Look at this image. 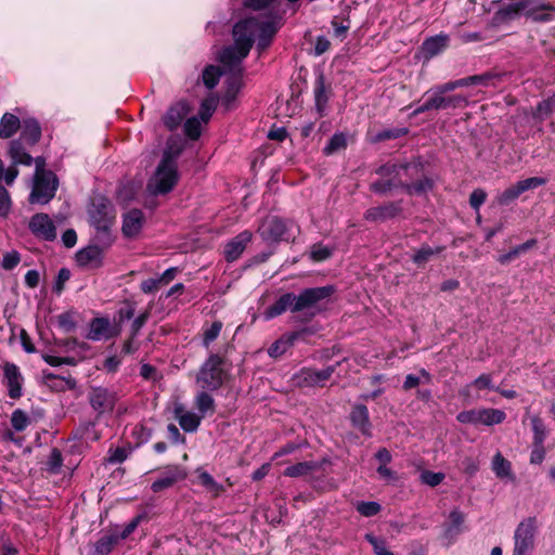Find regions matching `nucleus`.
Instances as JSON below:
<instances>
[{"label":"nucleus","mask_w":555,"mask_h":555,"mask_svg":"<svg viewBox=\"0 0 555 555\" xmlns=\"http://www.w3.org/2000/svg\"><path fill=\"white\" fill-rule=\"evenodd\" d=\"M107 247L103 245H89L81 248L76 254V262L81 268L95 269L100 268L103 263V250Z\"/></svg>","instance_id":"nucleus-15"},{"label":"nucleus","mask_w":555,"mask_h":555,"mask_svg":"<svg viewBox=\"0 0 555 555\" xmlns=\"http://www.w3.org/2000/svg\"><path fill=\"white\" fill-rule=\"evenodd\" d=\"M28 227L35 236L44 241H54L56 237V228L47 214H35L30 218Z\"/></svg>","instance_id":"nucleus-11"},{"label":"nucleus","mask_w":555,"mask_h":555,"mask_svg":"<svg viewBox=\"0 0 555 555\" xmlns=\"http://www.w3.org/2000/svg\"><path fill=\"white\" fill-rule=\"evenodd\" d=\"M403 181L401 178L382 179L371 184V191L377 194H387L389 191L396 188H401Z\"/></svg>","instance_id":"nucleus-38"},{"label":"nucleus","mask_w":555,"mask_h":555,"mask_svg":"<svg viewBox=\"0 0 555 555\" xmlns=\"http://www.w3.org/2000/svg\"><path fill=\"white\" fill-rule=\"evenodd\" d=\"M286 229V223L282 219L271 217L262 222L259 232L263 240L278 242L284 238Z\"/></svg>","instance_id":"nucleus-16"},{"label":"nucleus","mask_w":555,"mask_h":555,"mask_svg":"<svg viewBox=\"0 0 555 555\" xmlns=\"http://www.w3.org/2000/svg\"><path fill=\"white\" fill-rule=\"evenodd\" d=\"M295 300V294H283L275 300L273 305H271L263 311V318L266 320H271L278 315H281L286 310H291L292 312H294Z\"/></svg>","instance_id":"nucleus-25"},{"label":"nucleus","mask_w":555,"mask_h":555,"mask_svg":"<svg viewBox=\"0 0 555 555\" xmlns=\"http://www.w3.org/2000/svg\"><path fill=\"white\" fill-rule=\"evenodd\" d=\"M163 285V283L159 281V276L156 279H147L142 281L140 288L145 294H152L157 292Z\"/></svg>","instance_id":"nucleus-62"},{"label":"nucleus","mask_w":555,"mask_h":555,"mask_svg":"<svg viewBox=\"0 0 555 555\" xmlns=\"http://www.w3.org/2000/svg\"><path fill=\"white\" fill-rule=\"evenodd\" d=\"M220 75H221V73L217 66H214V65L207 66L204 69L203 75H202L204 85L208 89L215 88L219 82Z\"/></svg>","instance_id":"nucleus-44"},{"label":"nucleus","mask_w":555,"mask_h":555,"mask_svg":"<svg viewBox=\"0 0 555 555\" xmlns=\"http://www.w3.org/2000/svg\"><path fill=\"white\" fill-rule=\"evenodd\" d=\"M116 335H118V332L114 331L107 318H94L90 323V330L87 338L98 341L102 339H109Z\"/></svg>","instance_id":"nucleus-21"},{"label":"nucleus","mask_w":555,"mask_h":555,"mask_svg":"<svg viewBox=\"0 0 555 555\" xmlns=\"http://www.w3.org/2000/svg\"><path fill=\"white\" fill-rule=\"evenodd\" d=\"M347 135L343 132L335 133L328 141V143L323 147L324 155H333L339 151H343L347 147Z\"/></svg>","instance_id":"nucleus-40"},{"label":"nucleus","mask_w":555,"mask_h":555,"mask_svg":"<svg viewBox=\"0 0 555 555\" xmlns=\"http://www.w3.org/2000/svg\"><path fill=\"white\" fill-rule=\"evenodd\" d=\"M537 532L538 521L535 517H528L520 521L514 532L513 555H531Z\"/></svg>","instance_id":"nucleus-5"},{"label":"nucleus","mask_w":555,"mask_h":555,"mask_svg":"<svg viewBox=\"0 0 555 555\" xmlns=\"http://www.w3.org/2000/svg\"><path fill=\"white\" fill-rule=\"evenodd\" d=\"M335 370L336 365H330L322 370L304 367L295 375V382L300 387H322L332 377Z\"/></svg>","instance_id":"nucleus-9"},{"label":"nucleus","mask_w":555,"mask_h":555,"mask_svg":"<svg viewBox=\"0 0 555 555\" xmlns=\"http://www.w3.org/2000/svg\"><path fill=\"white\" fill-rule=\"evenodd\" d=\"M442 250L441 247L436 249L430 246H422L412 257L413 261L417 266H424L435 254H438Z\"/></svg>","instance_id":"nucleus-45"},{"label":"nucleus","mask_w":555,"mask_h":555,"mask_svg":"<svg viewBox=\"0 0 555 555\" xmlns=\"http://www.w3.org/2000/svg\"><path fill=\"white\" fill-rule=\"evenodd\" d=\"M89 216L91 225L95 230V242L103 247H109L114 242L112 228L116 218L113 206L104 199L95 202L89 210Z\"/></svg>","instance_id":"nucleus-3"},{"label":"nucleus","mask_w":555,"mask_h":555,"mask_svg":"<svg viewBox=\"0 0 555 555\" xmlns=\"http://www.w3.org/2000/svg\"><path fill=\"white\" fill-rule=\"evenodd\" d=\"M479 413L480 424L486 426L501 424L506 417L505 412L499 409H479Z\"/></svg>","instance_id":"nucleus-37"},{"label":"nucleus","mask_w":555,"mask_h":555,"mask_svg":"<svg viewBox=\"0 0 555 555\" xmlns=\"http://www.w3.org/2000/svg\"><path fill=\"white\" fill-rule=\"evenodd\" d=\"M402 212V202H388L384 205L371 207L369 208L365 214L364 218L367 221L373 222H385L389 219H393L401 215Z\"/></svg>","instance_id":"nucleus-14"},{"label":"nucleus","mask_w":555,"mask_h":555,"mask_svg":"<svg viewBox=\"0 0 555 555\" xmlns=\"http://www.w3.org/2000/svg\"><path fill=\"white\" fill-rule=\"evenodd\" d=\"M479 410L462 411L456 415V420L462 424H480Z\"/></svg>","instance_id":"nucleus-54"},{"label":"nucleus","mask_w":555,"mask_h":555,"mask_svg":"<svg viewBox=\"0 0 555 555\" xmlns=\"http://www.w3.org/2000/svg\"><path fill=\"white\" fill-rule=\"evenodd\" d=\"M9 156L13 165L31 166L34 157L25 150L21 140L10 142Z\"/></svg>","instance_id":"nucleus-28"},{"label":"nucleus","mask_w":555,"mask_h":555,"mask_svg":"<svg viewBox=\"0 0 555 555\" xmlns=\"http://www.w3.org/2000/svg\"><path fill=\"white\" fill-rule=\"evenodd\" d=\"M531 425L533 431V446L543 444L546 438V428L543 421L538 416H533L531 418Z\"/></svg>","instance_id":"nucleus-42"},{"label":"nucleus","mask_w":555,"mask_h":555,"mask_svg":"<svg viewBox=\"0 0 555 555\" xmlns=\"http://www.w3.org/2000/svg\"><path fill=\"white\" fill-rule=\"evenodd\" d=\"M181 152L180 147L169 146L163 155L154 176L151 178L147 189L154 195L170 192L178 182V170L176 158Z\"/></svg>","instance_id":"nucleus-2"},{"label":"nucleus","mask_w":555,"mask_h":555,"mask_svg":"<svg viewBox=\"0 0 555 555\" xmlns=\"http://www.w3.org/2000/svg\"><path fill=\"white\" fill-rule=\"evenodd\" d=\"M474 387H476L479 390L482 389H490V390H499V387H495L492 382V375L491 374H481L479 375L473 383Z\"/></svg>","instance_id":"nucleus-57"},{"label":"nucleus","mask_w":555,"mask_h":555,"mask_svg":"<svg viewBox=\"0 0 555 555\" xmlns=\"http://www.w3.org/2000/svg\"><path fill=\"white\" fill-rule=\"evenodd\" d=\"M144 223V216L140 209H131L122 216L121 231L124 236L128 238L135 237Z\"/></svg>","instance_id":"nucleus-19"},{"label":"nucleus","mask_w":555,"mask_h":555,"mask_svg":"<svg viewBox=\"0 0 555 555\" xmlns=\"http://www.w3.org/2000/svg\"><path fill=\"white\" fill-rule=\"evenodd\" d=\"M444 479V475L442 473H435L431 470H424L421 474V480L423 483L428 485L430 487H436L442 482Z\"/></svg>","instance_id":"nucleus-55"},{"label":"nucleus","mask_w":555,"mask_h":555,"mask_svg":"<svg viewBox=\"0 0 555 555\" xmlns=\"http://www.w3.org/2000/svg\"><path fill=\"white\" fill-rule=\"evenodd\" d=\"M11 210V198L5 188L0 186V216L5 217Z\"/></svg>","instance_id":"nucleus-61"},{"label":"nucleus","mask_w":555,"mask_h":555,"mask_svg":"<svg viewBox=\"0 0 555 555\" xmlns=\"http://www.w3.org/2000/svg\"><path fill=\"white\" fill-rule=\"evenodd\" d=\"M3 369V384L8 387V395L12 399L22 397L23 376L20 367L11 362H5Z\"/></svg>","instance_id":"nucleus-13"},{"label":"nucleus","mask_w":555,"mask_h":555,"mask_svg":"<svg viewBox=\"0 0 555 555\" xmlns=\"http://www.w3.org/2000/svg\"><path fill=\"white\" fill-rule=\"evenodd\" d=\"M546 183V179L540 177H532L517 182L518 189L521 194L528 190L535 189Z\"/></svg>","instance_id":"nucleus-56"},{"label":"nucleus","mask_w":555,"mask_h":555,"mask_svg":"<svg viewBox=\"0 0 555 555\" xmlns=\"http://www.w3.org/2000/svg\"><path fill=\"white\" fill-rule=\"evenodd\" d=\"M222 322L221 321H215L212 324L204 330L203 333V345L208 348L209 345L217 339L219 336L221 330H222Z\"/></svg>","instance_id":"nucleus-46"},{"label":"nucleus","mask_w":555,"mask_h":555,"mask_svg":"<svg viewBox=\"0 0 555 555\" xmlns=\"http://www.w3.org/2000/svg\"><path fill=\"white\" fill-rule=\"evenodd\" d=\"M519 195H521V192L518 189V184L516 183L507 188L504 192H502L499 195L498 201L501 205H508L513 201H515Z\"/></svg>","instance_id":"nucleus-51"},{"label":"nucleus","mask_w":555,"mask_h":555,"mask_svg":"<svg viewBox=\"0 0 555 555\" xmlns=\"http://www.w3.org/2000/svg\"><path fill=\"white\" fill-rule=\"evenodd\" d=\"M410 169L418 170L417 165H411V164H391L387 163L385 165H382L376 169V173L379 175L382 178H401V173H408Z\"/></svg>","instance_id":"nucleus-30"},{"label":"nucleus","mask_w":555,"mask_h":555,"mask_svg":"<svg viewBox=\"0 0 555 555\" xmlns=\"http://www.w3.org/2000/svg\"><path fill=\"white\" fill-rule=\"evenodd\" d=\"M274 0H246L245 5L257 13L237 22L233 27L234 44L221 51L224 64L236 65L249 53L255 38L257 48L267 49L281 27V17L270 7Z\"/></svg>","instance_id":"nucleus-1"},{"label":"nucleus","mask_w":555,"mask_h":555,"mask_svg":"<svg viewBox=\"0 0 555 555\" xmlns=\"http://www.w3.org/2000/svg\"><path fill=\"white\" fill-rule=\"evenodd\" d=\"M425 95L427 99L424 101L422 105L416 107L413 112L414 116L426 113L428 111H439L446 109L449 107H460L466 104V98L463 95H450L446 96L443 93H440L437 88L431 89L426 92Z\"/></svg>","instance_id":"nucleus-8"},{"label":"nucleus","mask_w":555,"mask_h":555,"mask_svg":"<svg viewBox=\"0 0 555 555\" xmlns=\"http://www.w3.org/2000/svg\"><path fill=\"white\" fill-rule=\"evenodd\" d=\"M350 421L352 425L358 428L362 434L369 435L371 423L369 418V410L363 404H357L353 406L350 413Z\"/></svg>","instance_id":"nucleus-27"},{"label":"nucleus","mask_w":555,"mask_h":555,"mask_svg":"<svg viewBox=\"0 0 555 555\" xmlns=\"http://www.w3.org/2000/svg\"><path fill=\"white\" fill-rule=\"evenodd\" d=\"M527 0H502L495 16L499 21H509L524 14Z\"/></svg>","instance_id":"nucleus-22"},{"label":"nucleus","mask_w":555,"mask_h":555,"mask_svg":"<svg viewBox=\"0 0 555 555\" xmlns=\"http://www.w3.org/2000/svg\"><path fill=\"white\" fill-rule=\"evenodd\" d=\"M308 333H309V330L304 328L301 331L292 332V333L282 335L268 349L269 356L272 358H279V357L283 356L295 344L296 340L302 338Z\"/></svg>","instance_id":"nucleus-18"},{"label":"nucleus","mask_w":555,"mask_h":555,"mask_svg":"<svg viewBox=\"0 0 555 555\" xmlns=\"http://www.w3.org/2000/svg\"><path fill=\"white\" fill-rule=\"evenodd\" d=\"M525 16L538 23L552 22L555 18V7L544 0H527Z\"/></svg>","instance_id":"nucleus-12"},{"label":"nucleus","mask_w":555,"mask_h":555,"mask_svg":"<svg viewBox=\"0 0 555 555\" xmlns=\"http://www.w3.org/2000/svg\"><path fill=\"white\" fill-rule=\"evenodd\" d=\"M332 255V249L321 244H315L311 248V258L314 261H323Z\"/></svg>","instance_id":"nucleus-60"},{"label":"nucleus","mask_w":555,"mask_h":555,"mask_svg":"<svg viewBox=\"0 0 555 555\" xmlns=\"http://www.w3.org/2000/svg\"><path fill=\"white\" fill-rule=\"evenodd\" d=\"M190 107L186 102L180 101L172 105L163 117L164 125L168 130L177 129L188 116Z\"/></svg>","instance_id":"nucleus-23"},{"label":"nucleus","mask_w":555,"mask_h":555,"mask_svg":"<svg viewBox=\"0 0 555 555\" xmlns=\"http://www.w3.org/2000/svg\"><path fill=\"white\" fill-rule=\"evenodd\" d=\"M57 323L59 326L65 332V333H72L76 328V319L75 313L67 311L63 312L57 315Z\"/></svg>","instance_id":"nucleus-47"},{"label":"nucleus","mask_w":555,"mask_h":555,"mask_svg":"<svg viewBox=\"0 0 555 555\" xmlns=\"http://www.w3.org/2000/svg\"><path fill=\"white\" fill-rule=\"evenodd\" d=\"M173 412L183 430L188 433L197 430L202 416H198L193 412L184 411L182 405H177Z\"/></svg>","instance_id":"nucleus-26"},{"label":"nucleus","mask_w":555,"mask_h":555,"mask_svg":"<svg viewBox=\"0 0 555 555\" xmlns=\"http://www.w3.org/2000/svg\"><path fill=\"white\" fill-rule=\"evenodd\" d=\"M198 478L201 483L215 494H218L223 490V487L218 483L210 474L206 472L201 473Z\"/></svg>","instance_id":"nucleus-52"},{"label":"nucleus","mask_w":555,"mask_h":555,"mask_svg":"<svg viewBox=\"0 0 555 555\" xmlns=\"http://www.w3.org/2000/svg\"><path fill=\"white\" fill-rule=\"evenodd\" d=\"M365 540L373 546L376 555H395L392 552L387 550L384 540L376 538L372 533H366Z\"/></svg>","instance_id":"nucleus-48"},{"label":"nucleus","mask_w":555,"mask_h":555,"mask_svg":"<svg viewBox=\"0 0 555 555\" xmlns=\"http://www.w3.org/2000/svg\"><path fill=\"white\" fill-rule=\"evenodd\" d=\"M22 133L18 140H24L29 145L36 144L41 137V128L37 120L35 119H25L23 124H21Z\"/></svg>","instance_id":"nucleus-32"},{"label":"nucleus","mask_w":555,"mask_h":555,"mask_svg":"<svg viewBox=\"0 0 555 555\" xmlns=\"http://www.w3.org/2000/svg\"><path fill=\"white\" fill-rule=\"evenodd\" d=\"M62 462H63V459H62L61 451L56 448H53L51 450V453L49 455L48 463H47L49 470H51L52 473L59 472L60 467L62 466Z\"/></svg>","instance_id":"nucleus-58"},{"label":"nucleus","mask_w":555,"mask_h":555,"mask_svg":"<svg viewBox=\"0 0 555 555\" xmlns=\"http://www.w3.org/2000/svg\"><path fill=\"white\" fill-rule=\"evenodd\" d=\"M140 522V517L133 518L129 524H127L121 530L113 529L117 537H119V540L127 539L138 527Z\"/></svg>","instance_id":"nucleus-63"},{"label":"nucleus","mask_w":555,"mask_h":555,"mask_svg":"<svg viewBox=\"0 0 555 555\" xmlns=\"http://www.w3.org/2000/svg\"><path fill=\"white\" fill-rule=\"evenodd\" d=\"M195 405L202 417H204L206 414H212L215 412V400L206 391H201L197 393L195 397Z\"/></svg>","instance_id":"nucleus-39"},{"label":"nucleus","mask_w":555,"mask_h":555,"mask_svg":"<svg viewBox=\"0 0 555 555\" xmlns=\"http://www.w3.org/2000/svg\"><path fill=\"white\" fill-rule=\"evenodd\" d=\"M119 537L114 530L105 532L95 543L92 555H107L119 543Z\"/></svg>","instance_id":"nucleus-31"},{"label":"nucleus","mask_w":555,"mask_h":555,"mask_svg":"<svg viewBox=\"0 0 555 555\" xmlns=\"http://www.w3.org/2000/svg\"><path fill=\"white\" fill-rule=\"evenodd\" d=\"M334 292L335 287L332 285L305 288L299 295H295L294 312L311 311V314L314 315L321 305L328 301Z\"/></svg>","instance_id":"nucleus-4"},{"label":"nucleus","mask_w":555,"mask_h":555,"mask_svg":"<svg viewBox=\"0 0 555 555\" xmlns=\"http://www.w3.org/2000/svg\"><path fill=\"white\" fill-rule=\"evenodd\" d=\"M20 128V118L11 113H4L0 119V138L10 139Z\"/></svg>","instance_id":"nucleus-34"},{"label":"nucleus","mask_w":555,"mask_h":555,"mask_svg":"<svg viewBox=\"0 0 555 555\" xmlns=\"http://www.w3.org/2000/svg\"><path fill=\"white\" fill-rule=\"evenodd\" d=\"M30 418L27 413L21 409L12 412L11 425L16 431H23L29 425Z\"/></svg>","instance_id":"nucleus-43"},{"label":"nucleus","mask_w":555,"mask_h":555,"mask_svg":"<svg viewBox=\"0 0 555 555\" xmlns=\"http://www.w3.org/2000/svg\"><path fill=\"white\" fill-rule=\"evenodd\" d=\"M357 511L365 517H372L379 513L380 505L377 502H359Z\"/></svg>","instance_id":"nucleus-53"},{"label":"nucleus","mask_w":555,"mask_h":555,"mask_svg":"<svg viewBox=\"0 0 555 555\" xmlns=\"http://www.w3.org/2000/svg\"><path fill=\"white\" fill-rule=\"evenodd\" d=\"M486 198V192L481 189H476L472 192L469 196V204L475 210H478L480 206L485 203Z\"/></svg>","instance_id":"nucleus-64"},{"label":"nucleus","mask_w":555,"mask_h":555,"mask_svg":"<svg viewBox=\"0 0 555 555\" xmlns=\"http://www.w3.org/2000/svg\"><path fill=\"white\" fill-rule=\"evenodd\" d=\"M450 38L447 34H439L427 38L422 43V53L426 60H430L434 56L440 54L449 46Z\"/></svg>","instance_id":"nucleus-24"},{"label":"nucleus","mask_w":555,"mask_h":555,"mask_svg":"<svg viewBox=\"0 0 555 555\" xmlns=\"http://www.w3.org/2000/svg\"><path fill=\"white\" fill-rule=\"evenodd\" d=\"M328 102V95L325 90L323 76L317 79L314 87V104L319 117H323L326 114V107Z\"/></svg>","instance_id":"nucleus-35"},{"label":"nucleus","mask_w":555,"mask_h":555,"mask_svg":"<svg viewBox=\"0 0 555 555\" xmlns=\"http://www.w3.org/2000/svg\"><path fill=\"white\" fill-rule=\"evenodd\" d=\"M433 186V182L428 178L421 179L414 183H406L403 181V185L401 189L405 190V192L410 195L412 194H422L430 190Z\"/></svg>","instance_id":"nucleus-41"},{"label":"nucleus","mask_w":555,"mask_h":555,"mask_svg":"<svg viewBox=\"0 0 555 555\" xmlns=\"http://www.w3.org/2000/svg\"><path fill=\"white\" fill-rule=\"evenodd\" d=\"M319 467V464L313 461L300 462L295 465L288 466L284 470V475L288 477H301L307 476L314 472Z\"/></svg>","instance_id":"nucleus-36"},{"label":"nucleus","mask_w":555,"mask_h":555,"mask_svg":"<svg viewBox=\"0 0 555 555\" xmlns=\"http://www.w3.org/2000/svg\"><path fill=\"white\" fill-rule=\"evenodd\" d=\"M21 261V256L16 250L9 251L3 255L2 268L4 270H13Z\"/></svg>","instance_id":"nucleus-59"},{"label":"nucleus","mask_w":555,"mask_h":555,"mask_svg":"<svg viewBox=\"0 0 555 555\" xmlns=\"http://www.w3.org/2000/svg\"><path fill=\"white\" fill-rule=\"evenodd\" d=\"M59 179L53 171L47 173L34 175V184L29 194V203L48 204L56 193Z\"/></svg>","instance_id":"nucleus-7"},{"label":"nucleus","mask_w":555,"mask_h":555,"mask_svg":"<svg viewBox=\"0 0 555 555\" xmlns=\"http://www.w3.org/2000/svg\"><path fill=\"white\" fill-rule=\"evenodd\" d=\"M492 470L500 479L506 478L512 481L515 480L511 462L507 461L500 452H498L492 459Z\"/></svg>","instance_id":"nucleus-33"},{"label":"nucleus","mask_w":555,"mask_h":555,"mask_svg":"<svg viewBox=\"0 0 555 555\" xmlns=\"http://www.w3.org/2000/svg\"><path fill=\"white\" fill-rule=\"evenodd\" d=\"M116 400V393L104 387H93L89 392L90 404L98 414L112 412Z\"/></svg>","instance_id":"nucleus-10"},{"label":"nucleus","mask_w":555,"mask_h":555,"mask_svg":"<svg viewBox=\"0 0 555 555\" xmlns=\"http://www.w3.org/2000/svg\"><path fill=\"white\" fill-rule=\"evenodd\" d=\"M490 77H491L490 75H475V76L457 79L455 81H450V82L443 83L441 86H438L436 88L440 93L444 94V93L453 91L454 89L460 88V87L486 83V81L488 79H490Z\"/></svg>","instance_id":"nucleus-29"},{"label":"nucleus","mask_w":555,"mask_h":555,"mask_svg":"<svg viewBox=\"0 0 555 555\" xmlns=\"http://www.w3.org/2000/svg\"><path fill=\"white\" fill-rule=\"evenodd\" d=\"M184 131L190 139H198L201 135V121L196 117L188 118L184 122Z\"/></svg>","instance_id":"nucleus-49"},{"label":"nucleus","mask_w":555,"mask_h":555,"mask_svg":"<svg viewBox=\"0 0 555 555\" xmlns=\"http://www.w3.org/2000/svg\"><path fill=\"white\" fill-rule=\"evenodd\" d=\"M184 478L185 473L180 467L169 466L165 469L162 476L152 483L151 489L153 492H160L165 489L171 488Z\"/></svg>","instance_id":"nucleus-20"},{"label":"nucleus","mask_w":555,"mask_h":555,"mask_svg":"<svg viewBox=\"0 0 555 555\" xmlns=\"http://www.w3.org/2000/svg\"><path fill=\"white\" fill-rule=\"evenodd\" d=\"M215 109L216 100L214 98H208L201 103L198 115L204 122H207L210 119Z\"/></svg>","instance_id":"nucleus-50"},{"label":"nucleus","mask_w":555,"mask_h":555,"mask_svg":"<svg viewBox=\"0 0 555 555\" xmlns=\"http://www.w3.org/2000/svg\"><path fill=\"white\" fill-rule=\"evenodd\" d=\"M223 379L222 359L218 354H211L202 365L196 380L205 390H217L222 386Z\"/></svg>","instance_id":"nucleus-6"},{"label":"nucleus","mask_w":555,"mask_h":555,"mask_svg":"<svg viewBox=\"0 0 555 555\" xmlns=\"http://www.w3.org/2000/svg\"><path fill=\"white\" fill-rule=\"evenodd\" d=\"M251 236L249 231H243L229 241L224 246V257L227 261L232 262L237 260L248 243H250Z\"/></svg>","instance_id":"nucleus-17"}]
</instances>
